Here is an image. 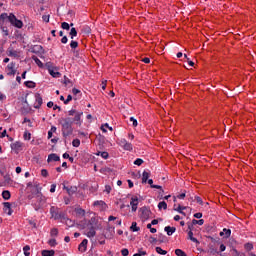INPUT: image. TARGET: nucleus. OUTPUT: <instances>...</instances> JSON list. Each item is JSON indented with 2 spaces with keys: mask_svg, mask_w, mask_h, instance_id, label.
Returning a JSON list of instances; mask_svg holds the SVG:
<instances>
[{
  "mask_svg": "<svg viewBox=\"0 0 256 256\" xmlns=\"http://www.w3.org/2000/svg\"><path fill=\"white\" fill-rule=\"evenodd\" d=\"M156 253H158L159 255H165L167 251L163 250L161 247H156Z\"/></svg>",
  "mask_w": 256,
  "mask_h": 256,
  "instance_id": "42",
  "label": "nucleus"
},
{
  "mask_svg": "<svg viewBox=\"0 0 256 256\" xmlns=\"http://www.w3.org/2000/svg\"><path fill=\"white\" fill-rule=\"evenodd\" d=\"M188 239H190V241H192L193 243H197V245H199V240L193 237V231L191 230L188 232Z\"/></svg>",
  "mask_w": 256,
  "mask_h": 256,
  "instance_id": "23",
  "label": "nucleus"
},
{
  "mask_svg": "<svg viewBox=\"0 0 256 256\" xmlns=\"http://www.w3.org/2000/svg\"><path fill=\"white\" fill-rule=\"evenodd\" d=\"M70 47L71 49H77V47H79V43L77 41L72 40L70 42Z\"/></svg>",
  "mask_w": 256,
  "mask_h": 256,
  "instance_id": "44",
  "label": "nucleus"
},
{
  "mask_svg": "<svg viewBox=\"0 0 256 256\" xmlns=\"http://www.w3.org/2000/svg\"><path fill=\"white\" fill-rule=\"evenodd\" d=\"M175 255L177 256H187V254L185 253V251L181 250V249H176L175 250Z\"/></svg>",
  "mask_w": 256,
  "mask_h": 256,
  "instance_id": "38",
  "label": "nucleus"
},
{
  "mask_svg": "<svg viewBox=\"0 0 256 256\" xmlns=\"http://www.w3.org/2000/svg\"><path fill=\"white\" fill-rule=\"evenodd\" d=\"M72 145H73V147H79V145H81V140H79V139H74L73 141H72Z\"/></svg>",
  "mask_w": 256,
  "mask_h": 256,
  "instance_id": "46",
  "label": "nucleus"
},
{
  "mask_svg": "<svg viewBox=\"0 0 256 256\" xmlns=\"http://www.w3.org/2000/svg\"><path fill=\"white\" fill-rule=\"evenodd\" d=\"M97 223H98L97 218L92 217V218L88 221L87 227H92V228H94V229H98L99 226L97 225Z\"/></svg>",
  "mask_w": 256,
  "mask_h": 256,
  "instance_id": "13",
  "label": "nucleus"
},
{
  "mask_svg": "<svg viewBox=\"0 0 256 256\" xmlns=\"http://www.w3.org/2000/svg\"><path fill=\"white\" fill-rule=\"evenodd\" d=\"M24 85H26L28 87V89H35V87H36V84L33 81H26V82H24Z\"/></svg>",
  "mask_w": 256,
  "mask_h": 256,
  "instance_id": "27",
  "label": "nucleus"
},
{
  "mask_svg": "<svg viewBox=\"0 0 256 256\" xmlns=\"http://www.w3.org/2000/svg\"><path fill=\"white\" fill-rule=\"evenodd\" d=\"M48 245H50V247H55L57 245V240L54 238L50 239Z\"/></svg>",
  "mask_w": 256,
  "mask_h": 256,
  "instance_id": "45",
  "label": "nucleus"
},
{
  "mask_svg": "<svg viewBox=\"0 0 256 256\" xmlns=\"http://www.w3.org/2000/svg\"><path fill=\"white\" fill-rule=\"evenodd\" d=\"M81 117H83V111L71 109L68 111V117L60 118L58 120L59 125H61L63 137L67 138L70 137V135H73V123H75V125H79V127L83 125Z\"/></svg>",
  "mask_w": 256,
  "mask_h": 256,
  "instance_id": "1",
  "label": "nucleus"
},
{
  "mask_svg": "<svg viewBox=\"0 0 256 256\" xmlns=\"http://www.w3.org/2000/svg\"><path fill=\"white\" fill-rule=\"evenodd\" d=\"M50 214L51 217L55 219V221H58L59 219H65V214L63 212H57V208L55 206L50 208Z\"/></svg>",
  "mask_w": 256,
  "mask_h": 256,
  "instance_id": "4",
  "label": "nucleus"
},
{
  "mask_svg": "<svg viewBox=\"0 0 256 256\" xmlns=\"http://www.w3.org/2000/svg\"><path fill=\"white\" fill-rule=\"evenodd\" d=\"M72 93H73V95H78V93H81V90H79L77 88H73Z\"/></svg>",
  "mask_w": 256,
  "mask_h": 256,
  "instance_id": "60",
  "label": "nucleus"
},
{
  "mask_svg": "<svg viewBox=\"0 0 256 256\" xmlns=\"http://www.w3.org/2000/svg\"><path fill=\"white\" fill-rule=\"evenodd\" d=\"M164 231L167 233V235H168L169 237H171V235H173V233H175V232L177 231V228L171 227V226H166V227L164 228Z\"/></svg>",
  "mask_w": 256,
  "mask_h": 256,
  "instance_id": "17",
  "label": "nucleus"
},
{
  "mask_svg": "<svg viewBox=\"0 0 256 256\" xmlns=\"http://www.w3.org/2000/svg\"><path fill=\"white\" fill-rule=\"evenodd\" d=\"M209 253L211 254V255H217V249H215V248H210L209 249Z\"/></svg>",
  "mask_w": 256,
  "mask_h": 256,
  "instance_id": "58",
  "label": "nucleus"
},
{
  "mask_svg": "<svg viewBox=\"0 0 256 256\" xmlns=\"http://www.w3.org/2000/svg\"><path fill=\"white\" fill-rule=\"evenodd\" d=\"M41 175H42V177H48L49 176V172L46 169H42L41 170Z\"/></svg>",
  "mask_w": 256,
  "mask_h": 256,
  "instance_id": "54",
  "label": "nucleus"
},
{
  "mask_svg": "<svg viewBox=\"0 0 256 256\" xmlns=\"http://www.w3.org/2000/svg\"><path fill=\"white\" fill-rule=\"evenodd\" d=\"M73 101V96L71 95H68L67 96V99L64 100V105H68L69 102Z\"/></svg>",
  "mask_w": 256,
  "mask_h": 256,
  "instance_id": "50",
  "label": "nucleus"
},
{
  "mask_svg": "<svg viewBox=\"0 0 256 256\" xmlns=\"http://www.w3.org/2000/svg\"><path fill=\"white\" fill-rule=\"evenodd\" d=\"M7 75H15L17 73V70H15V63L11 62L7 65Z\"/></svg>",
  "mask_w": 256,
  "mask_h": 256,
  "instance_id": "11",
  "label": "nucleus"
},
{
  "mask_svg": "<svg viewBox=\"0 0 256 256\" xmlns=\"http://www.w3.org/2000/svg\"><path fill=\"white\" fill-rule=\"evenodd\" d=\"M60 157L59 155L55 154V153H52V154H49L48 155V159H47V162L48 163H51V161H60Z\"/></svg>",
  "mask_w": 256,
  "mask_h": 256,
  "instance_id": "16",
  "label": "nucleus"
},
{
  "mask_svg": "<svg viewBox=\"0 0 256 256\" xmlns=\"http://www.w3.org/2000/svg\"><path fill=\"white\" fill-rule=\"evenodd\" d=\"M194 217H195V219H201V217H203V213H201V212L195 213Z\"/></svg>",
  "mask_w": 256,
  "mask_h": 256,
  "instance_id": "59",
  "label": "nucleus"
},
{
  "mask_svg": "<svg viewBox=\"0 0 256 256\" xmlns=\"http://www.w3.org/2000/svg\"><path fill=\"white\" fill-rule=\"evenodd\" d=\"M75 213H76V215H81V217H85V209L76 208Z\"/></svg>",
  "mask_w": 256,
  "mask_h": 256,
  "instance_id": "31",
  "label": "nucleus"
},
{
  "mask_svg": "<svg viewBox=\"0 0 256 256\" xmlns=\"http://www.w3.org/2000/svg\"><path fill=\"white\" fill-rule=\"evenodd\" d=\"M149 177H151V173L144 171L142 173V183H147V181H149Z\"/></svg>",
  "mask_w": 256,
  "mask_h": 256,
  "instance_id": "20",
  "label": "nucleus"
},
{
  "mask_svg": "<svg viewBox=\"0 0 256 256\" xmlns=\"http://www.w3.org/2000/svg\"><path fill=\"white\" fill-rule=\"evenodd\" d=\"M5 182L2 183V187H7L13 185V182H11V176L5 175L4 176Z\"/></svg>",
  "mask_w": 256,
  "mask_h": 256,
  "instance_id": "19",
  "label": "nucleus"
},
{
  "mask_svg": "<svg viewBox=\"0 0 256 256\" xmlns=\"http://www.w3.org/2000/svg\"><path fill=\"white\" fill-rule=\"evenodd\" d=\"M62 220L66 222V225H67L68 227H73L74 223H73V220H72V219H69V218H67V217L65 216V219H62Z\"/></svg>",
  "mask_w": 256,
  "mask_h": 256,
  "instance_id": "35",
  "label": "nucleus"
},
{
  "mask_svg": "<svg viewBox=\"0 0 256 256\" xmlns=\"http://www.w3.org/2000/svg\"><path fill=\"white\" fill-rule=\"evenodd\" d=\"M2 197L5 201H9V199H11V192H9V190H4L2 192Z\"/></svg>",
  "mask_w": 256,
  "mask_h": 256,
  "instance_id": "22",
  "label": "nucleus"
},
{
  "mask_svg": "<svg viewBox=\"0 0 256 256\" xmlns=\"http://www.w3.org/2000/svg\"><path fill=\"white\" fill-rule=\"evenodd\" d=\"M130 121L132 122L133 127H137V119H135L134 117H130Z\"/></svg>",
  "mask_w": 256,
  "mask_h": 256,
  "instance_id": "53",
  "label": "nucleus"
},
{
  "mask_svg": "<svg viewBox=\"0 0 256 256\" xmlns=\"http://www.w3.org/2000/svg\"><path fill=\"white\" fill-rule=\"evenodd\" d=\"M220 237L224 239H229L231 237V229L224 228L222 232L219 233Z\"/></svg>",
  "mask_w": 256,
  "mask_h": 256,
  "instance_id": "15",
  "label": "nucleus"
},
{
  "mask_svg": "<svg viewBox=\"0 0 256 256\" xmlns=\"http://www.w3.org/2000/svg\"><path fill=\"white\" fill-rule=\"evenodd\" d=\"M63 189L67 191L68 195H75L77 193V186H63Z\"/></svg>",
  "mask_w": 256,
  "mask_h": 256,
  "instance_id": "8",
  "label": "nucleus"
},
{
  "mask_svg": "<svg viewBox=\"0 0 256 256\" xmlns=\"http://www.w3.org/2000/svg\"><path fill=\"white\" fill-rule=\"evenodd\" d=\"M158 209H164V210L167 209V202L165 201L159 202Z\"/></svg>",
  "mask_w": 256,
  "mask_h": 256,
  "instance_id": "41",
  "label": "nucleus"
},
{
  "mask_svg": "<svg viewBox=\"0 0 256 256\" xmlns=\"http://www.w3.org/2000/svg\"><path fill=\"white\" fill-rule=\"evenodd\" d=\"M4 213H7V215H13V209H11V203L4 202Z\"/></svg>",
  "mask_w": 256,
  "mask_h": 256,
  "instance_id": "12",
  "label": "nucleus"
},
{
  "mask_svg": "<svg viewBox=\"0 0 256 256\" xmlns=\"http://www.w3.org/2000/svg\"><path fill=\"white\" fill-rule=\"evenodd\" d=\"M24 139H25V141H31V133L25 132L24 133Z\"/></svg>",
  "mask_w": 256,
  "mask_h": 256,
  "instance_id": "48",
  "label": "nucleus"
},
{
  "mask_svg": "<svg viewBox=\"0 0 256 256\" xmlns=\"http://www.w3.org/2000/svg\"><path fill=\"white\" fill-rule=\"evenodd\" d=\"M122 148L125 150V151H133V144L127 142L125 143Z\"/></svg>",
  "mask_w": 256,
  "mask_h": 256,
  "instance_id": "25",
  "label": "nucleus"
},
{
  "mask_svg": "<svg viewBox=\"0 0 256 256\" xmlns=\"http://www.w3.org/2000/svg\"><path fill=\"white\" fill-rule=\"evenodd\" d=\"M94 207H103V205H105V202L102 200H97L93 203Z\"/></svg>",
  "mask_w": 256,
  "mask_h": 256,
  "instance_id": "40",
  "label": "nucleus"
},
{
  "mask_svg": "<svg viewBox=\"0 0 256 256\" xmlns=\"http://www.w3.org/2000/svg\"><path fill=\"white\" fill-rule=\"evenodd\" d=\"M89 231L86 233V237L89 239H93L97 235V228L88 227Z\"/></svg>",
  "mask_w": 256,
  "mask_h": 256,
  "instance_id": "14",
  "label": "nucleus"
},
{
  "mask_svg": "<svg viewBox=\"0 0 256 256\" xmlns=\"http://www.w3.org/2000/svg\"><path fill=\"white\" fill-rule=\"evenodd\" d=\"M97 155H100L102 159H109L108 152H98Z\"/></svg>",
  "mask_w": 256,
  "mask_h": 256,
  "instance_id": "39",
  "label": "nucleus"
},
{
  "mask_svg": "<svg viewBox=\"0 0 256 256\" xmlns=\"http://www.w3.org/2000/svg\"><path fill=\"white\" fill-rule=\"evenodd\" d=\"M121 255H123V256L129 255V249L123 248V249L121 250Z\"/></svg>",
  "mask_w": 256,
  "mask_h": 256,
  "instance_id": "51",
  "label": "nucleus"
},
{
  "mask_svg": "<svg viewBox=\"0 0 256 256\" xmlns=\"http://www.w3.org/2000/svg\"><path fill=\"white\" fill-rule=\"evenodd\" d=\"M130 229L133 232H137V231H139L140 228L137 226V222H132Z\"/></svg>",
  "mask_w": 256,
  "mask_h": 256,
  "instance_id": "37",
  "label": "nucleus"
},
{
  "mask_svg": "<svg viewBox=\"0 0 256 256\" xmlns=\"http://www.w3.org/2000/svg\"><path fill=\"white\" fill-rule=\"evenodd\" d=\"M245 249H246V251H251V250H253V244H252V243H247V244H245Z\"/></svg>",
  "mask_w": 256,
  "mask_h": 256,
  "instance_id": "49",
  "label": "nucleus"
},
{
  "mask_svg": "<svg viewBox=\"0 0 256 256\" xmlns=\"http://www.w3.org/2000/svg\"><path fill=\"white\" fill-rule=\"evenodd\" d=\"M185 209H187V207L185 206H181V205H178L177 208H174V211H177V213H180V215H184V217L186 216L185 212Z\"/></svg>",
  "mask_w": 256,
  "mask_h": 256,
  "instance_id": "21",
  "label": "nucleus"
},
{
  "mask_svg": "<svg viewBox=\"0 0 256 256\" xmlns=\"http://www.w3.org/2000/svg\"><path fill=\"white\" fill-rule=\"evenodd\" d=\"M23 251H24L25 256L31 255V252H29V251H31V247L29 245L24 246Z\"/></svg>",
  "mask_w": 256,
  "mask_h": 256,
  "instance_id": "32",
  "label": "nucleus"
},
{
  "mask_svg": "<svg viewBox=\"0 0 256 256\" xmlns=\"http://www.w3.org/2000/svg\"><path fill=\"white\" fill-rule=\"evenodd\" d=\"M134 165H137L138 167H141V165H143V159L137 158V159L134 161Z\"/></svg>",
  "mask_w": 256,
  "mask_h": 256,
  "instance_id": "47",
  "label": "nucleus"
},
{
  "mask_svg": "<svg viewBox=\"0 0 256 256\" xmlns=\"http://www.w3.org/2000/svg\"><path fill=\"white\" fill-rule=\"evenodd\" d=\"M22 147H23V143H21L19 141H16V142L11 144L12 151H15L16 153L21 151Z\"/></svg>",
  "mask_w": 256,
  "mask_h": 256,
  "instance_id": "9",
  "label": "nucleus"
},
{
  "mask_svg": "<svg viewBox=\"0 0 256 256\" xmlns=\"http://www.w3.org/2000/svg\"><path fill=\"white\" fill-rule=\"evenodd\" d=\"M87 243H89V241L87 239H84L78 246V251H80V253H85V251H87Z\"/></svg>",
  "mask_w": 256,
  "mask_h": 256,
  "instance_id": "10",
  "label": "nucleus"
},
{
  "mask_svg": "<svg viewBox=\"0 0 256 256\" xmlns=\"http://www.w3.org/2000/svg\"><path fill=\"white\" fill-rule=\"evenodd\" d=\"M157 237H158L159 243H165V241H167V237L163 235V233H159Z\"/></svg>",
  "mask_w": 256,
  "mask_h": 256,
  "instance_id": "28",
  "label": "nucleus"
},
{
  "mask_svg": "<svg viewBox=\"0 0 256 256\" xmlns=\"http://www.w3.org/2000/svg\"><path fill=\"white\" fill-rule=\"evenodd\" d=\"M5 19H8L9 23L13 25V27H17V29H22L23 28V21L17 19L15 14L10 13L9 15L7 13H2L0 15V25L5 21Z\"/></svg>",
  "mask_w": 256,
  "mask_h": 256,
  "instance_id": "2",
  "label": "nucleus"
},
{
  "mask_svg": "<svg viewBox=\"0 0 256 256\" xmlns=\"http://www.w3.org/2000/svg\"><path fill=\"white\" fill-rule=\"evenodd\" d=\"M157 238L155 237H150V243H157Z\"/></svg>",
  "mask_w": 256,
  "mask_h": 256,
  "instance_id": "64",
  "label": "nucleus"
},
{
  "mask_svg": "<svg viewBox=\"0 0 256 256\" xmlns=\"http://www.w3.org/2000/svg\"><path fill=\"white\" fill-rule=\"evenodd\" d=\"M126 143H127V140L125 138L120 139L119 142H118L120 147H123Z\"/></svg>",
  "mask_w": 256,
  "mask_h": 256,
  "instance_id": "52",
  "label": "nucleus"
},
{
  "mask_svg": "<svg viewBox=\"0 0 256 256\" xmlns=\"http://www.w3.org/2000/svg\"><path fill=\"white\" fill-rule=\"evenodd\" d=\"M46 67L48 69L49 74L54 77V78H59L61 77V74L59 73V69L57 67H54L53 64L47 63Z\"/></svg>",
  "mask_w": 256,
  "mask_h": 256,
  "instance_id": "5",
  "label": "nucleus"
},
{
  "mask_svg": "<svg viewBox=\"0 0 256 256\" xmlns=\"http://www.w3.org/2000/svg\"><path fill=\"white\" fill-rule=\"evenodd\" d=\"M57 235H59V229H57V228L51 229L50 236L51 237H57Z\"/></svg>",
  "mask_w": 256,
  "mask_h": 256,
  "instance_id": "34",
  "label": "nucleus"
},
{
  "mask_svg": "<svg viewBox=\"0 0 256 256\" xmlns=\"http://www.w3.org/2000/svg\"><path fill=\"white\" fill-rule=\"evenodd\" d=\"M195 201L199 203V205H203V199H201V197L195 196Z\"/></svg>",
  "mask_w": 256,
  "mask_h": 256,
  "instance_id": "56",
  "label": "nucleus"
},
{
  "mask_svg": "<svg viewBox=\"0 0 256 256\" xmlns=\"http://www.w3.org/2000/svg\"><path fill=\"white\" fill-rule=\"evenodd\" d=\"M106 193H111V186L110 185H106L105 186V190H104Z\"/></svg>",
  "mask_w": 256,
  "mask_h": 256,
  "instance_id": "61",
  "label": "nucleus"
},
{
  "mask_svg": "<svg viewBox=\"0 0 256 256\" xmlns=\"http://www.w3.org/2000/svg\"><path fill=\"white\" fill-rule=\"evenodd\" d=\"M186 194L185 193H181L177 196L178 199H185Z\"/></svg>",
  "mask_w": 256,
  "mask_h": 256,
  "instance_id": "63",
  "label": "nucleus"
},
{
  "mask_svg": "<svg viewBox=\"0 0 256 256\" xmlns=\"http://www.w3.org/2000/svg\"><path fill=\"white\" fill-rule=\"evenodd\" d=\"M107 129L113 131V127H110L107 123L101 126V131H103V133H107Z\"/></svg>",
  "mask_w": 256,
  "mask_h": 256,
  "instance_id": "30",
  "label": "nucleus"
},
{
  "mask_svg": "<svg viewBox=\"0 0 256 256\" xmlns=\"http://www.w3.org/2000/svg\"><path fill=\"white\" fill-rule=\"evenodd\" d=\"M204 223H205V220H203V219H200V220L193 219L192 220V225H203Z\"/></svg>",
  "mask_w": 256,
  "mask_h": 256,
  "instance_id": "36",
  "label": "nucleus"
},
{
  "mask_svg": "<svg viewBox=\"0 0 256 256\" xmlns=\"http://www.w3.org/2000/svg\"><path fill=\"white\" fill-rule=\"evenodd\" d=\"M41 105H43V97H41V94L36 93L35 94L34 109H41Z\"/></svg>",
  "mask_w": 256,
  "mask_h": 256,
  "instance_id": "6",
  "label": "nucleus"
},
{
  "mask_svg": "<svg viewBox=\"0 0 256 256\" xmlns=\"http://www.w3.org/2000/svg\"><path fill=\"white\" fill-rule=\"evenodd\" d=\"M61 27H62V29H65L66 31H69V29H71V27H73V23H71V24L69 25V23L63 22V23L61 24Z\"/></svg>",
  "mask_w": 256,
  "mask_h": 256,
  "instance_id": "29",
  "label": "nucleus"
},
{
  "mask_svg": "<svg viewBox=\"0 0 256 256\" xmlns=\"http://www.w3.org/2000/svg\"><path fill=\"white\" fill-rule=\"evenodd\" d=\"M148 185H150L151 189H163L160 185L153 184V179L148 180Z\"/></svg>",
  "mask_w": 256,
  "mask_h": 256,
  "instance_id": "26",
  "label": "nucleus"
},
{
  "mask_svg": "<svg viewBox=\"0 0 256 256\" xmlns=\"http://www.w3.org/2000/svg\"><path fill=\"white\" fill-rule=\"evenodd\" d=\"M35 189H36V199L39 203V207H43V204L47 203V198L41 193V187L39 185H36Z\"/></svg>",
  "mask_w": 256,
  "mask_h": 256,
  "instance_id": "3",
  "label": "nucleus"
},
{
  "mask_svg": "<svg viewBox=\"0 0 256 256\" xmlns=\"http://www.w3.org/2000/svg\"><path fill=\"white\" fill-rule=\"evenodd\" d=\"M50 15H43L42 16V19H43V21L45 22V23H49V19H50Z\"/></svg>",
  "mask_w": 256,
  "mask_h": 256,
  "instance_id": "55",
  "label": "nucleus"
},
{
  "mask_svg": "<svg viewBox=\"0 0 256 256\" xmlns=\"http://www.w3.org/2000/svg\"><path fill=\"white\" fill-rule=\"evenodd\" d=\"M131 209L135 213L137 211V207L139 206V198L137 196H133L130 201Z\"/></svg>",
  "mask_w": 256,
  "mask_h": 256,
  "instance_id": "7",
  "label": "nucleus"
},
{
  "mask_svg": "<svg viewBox=\"0 0 256 256\" xmlns=\"http://www.w3.org/2000/svg\"><path fill=\"white\" fill-rule=\"evenodd\" d=\"M33 61L38 65V67L42 68L43 67V62H41L37 56H32Z\"/></svg>",
  "mask_w": 256,
  "mask_h": 256,
  "instance_id": "33",
  "label": "nucleus"
},
{
  "mask_svg": "<svg viewBox=\"0 0 256 256\" xmlns=\"http://www.w3.org/2000/svg\"><path fill=\"white\" fill-rule=\"evenodd\" d=\"M70 37H71V39H73L74 37H77V29L71 28Z\"/></svg>",
  "mask_w": 256,
  "mask_h": 256,
  "instance_id": "43",
  "label": "nucleus"
},
{
  "mask_svg": "<svg viewBox=\"0 0 256 256\" xmlns=\"http://www.w3.org/2000/svg\"><path fill=\"white\" fill-rule=\"evenodd\" d=\"M55 189H57V185L56 184H52L50 186V193H55Z\"/></svg>",
  "mask_w": 256,
  "mask_h": 256,
  "instance_id": "57",
  "label": "nucleus"
},
{
  "mask_svg": "<svg viewBox=\"0 0 256 256\" xmlns=\"http://www.w3.org/2000/svg\"><path fill=\"white\" fill-rule=\"evenodd\" d=\"M42 256H55V250H43Z\"/></svg>",
  "mask_w": 256,
  "mask_h": 256,
  "instance_id": "24",
  "label": "nucleus"
},
{
  "mask_svg": "<svg viewBox=\"0 0 256 256\" xmlns=\"http://www.w3.org/2000/svg\"><path fill=\"white\" fill-rule=\"evenodd\" d=\"M67 41H69V39L67 38V36H64V37L61 39V43H63L64 45L67 44Z\"/></svg>",
  "mask_w": 256,
  "mask_h": 256,
  "instance_id": "62",
  "label": "nucleus"
},
{
  "mask_svg": "<svg viewBox=\"0 0 256 256\" xmlns=\"http://www.w3.org/2000/svg\"><path fill=\"white\" fill-rule=\"evenodd\" d=\"M7 55L8 57H19V52L13 48H8Z\"/></svg>",
  "mask_w": 256,
  "mask_h": 256,
  "instance_id": "18",
  "label": "nucleus"
}]
</instances>
